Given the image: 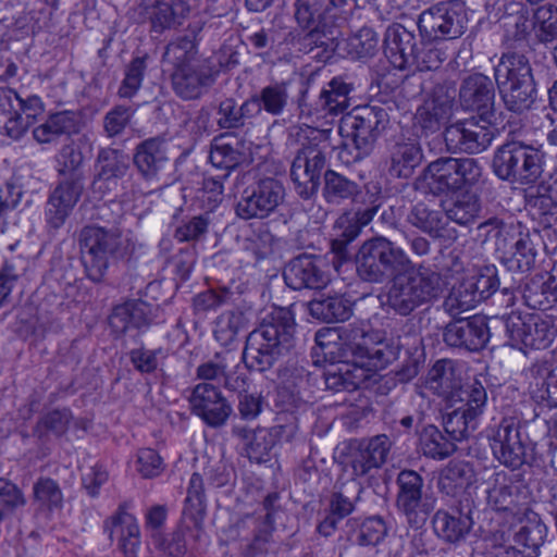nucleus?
<instances>
[{"instance_id": "3", "label": "nucleus", "mask_w": 557, "mask_h": 557, "mask_svg": "<svg viewBox=\"0 0 557 557\" xmlns=\"http://www.w3.org/2000/svg\"><path fill=\"white\" fill-rule=\"evenodd\" d=\"M295 321L286 308H275L249 333L243 361L250 371L265 372L286 354L294 342Z\"/></svg>"}, {"instance_id": "4", "label": "nucleus", "mask_w": 557, "mask_h": 557, "mask_svg": "<svg viewBox=\"0 0 557 557\" xmlns=\"http://www.w3.org/2000/svg\"><path fill=\"white\" fill-rule=\"evenodd\" d=\"M337 358L346 366L367 372L384 369L398 356V347L377 339L364 322H354L336 331Z\"/></svg>"}, {"instance_id": "53", "label": "nucleus", "mask_w": 557, "mask_h": 557, "mask_svg": "<svg viewBox=\"0 0 557 557\" xmlns=\"http://www.w3.org/2000/svg\"><path fill=\"white\" fill-rule=\"evenodd\" d=\"M369 379V372L352 367L346 370L339 369L338 372H329L325 376V385L327 388L335 392L339 391H355L359 388Z\"/></svg>"}, {"instance_id": "8", "label": "nucleus", "mask_w": 557, "mask_h": 557, "mask_svg": "<svg viewBox=\"0 0 557 557\" xmlns=\"http://www.w3.org/2000/svg\"><path fill=\"white\" fill-rule=\"evenodd\" d=\"M468 16L459 1L436 3L422 11L417 25L422 40L440 41L459 38L467 29Z\"/></svg>"}, {"instance_id": "61", "label": "nucleus", "mask_w": 557, "mask_h": 557, "mask_svg": "<svg viewBox=\"0 0 557 557\" xmlns=\"http://www.w3.org/2000/svg\"><path fill=\"white\" fill-rule=\"evenodd\" d=\"M348 46L354 58H369L377 51L379 36L372 28L362 27L349 38Z\"/></svg>"}, {"instance_id": "52", "label": "nucleus", "mask_w": 557, "mask_h": 557, "mask_svg": "<svg viewBox=\"0 0 557 557\" xmlns=\"http://www.w3.org/2000/svg\"><path fill=\"white\" fill-rule=\"evenodd\" d=\"M480 202L474 195L465 194L459 196L445 211L446 222L454 221L459 225H467L478 218Z\"/></svg>"}, {"instance_id": "41", "label": "nucleus", "mask_w": 557, "mask_h": 557, "mask_svg": "<svg viewBox=\"0 0 557 557\" xmlns=\"http://www.w3.org/2000/svg\"><path fill=\"white\" fill-rule=\"evenodd\" d=\"M421 159V148L413 140L396 143L391 152L389 173L397 177H409Z\"/></svg>"}, {"instance_id": "21", "label": "nucleus", "mask_w": 557, "mask_h": 557, "mask_svg": "<svg viewBox=\"0 0 557 557\" xmlns=\"http://www.w3.org/2000/svg\"><path fill=\"white\" fill-rule=\"evenodd\" d=\"M284 281L293 289H322L330 282V275L324 270L323 261L319 258L301 255L288 262L283 272Z\"/></svg>"}, {"instance_id": "56", "label": "nucleus", "mask_w": 557, "mask_h": 557, "mask_svg": "<svg viewBox=\"0 0 557 557\" xmlns=\"http://www.w3.org/2000/svg\"><path fill=\"white\" fill-rule=\"evenodd\" d=\"M468 285L466 280L462 281L458 286L453 287L444 300L443 307L445 311L454 318L474 308L480 302Z\"/></svg>"}, {"instance_id": "47", "label": "nucleus", "mask_w": 557, "mask_h": 557, "mask_svg": "<svg viewBox=\"0 0 557 557\" xmlns=\"http://www.w3.org/2000/svg\"><path fill=\"white\" fill-rule=\"evenodd\" d=\"M359 194V185L346 176L327 170L324 173L323 197L329 203L339 205Z\"/></svg>"}, {"instance_id": "48", "label": "nucleus", "mask_w": 557, "mask_h": 557, "mask_svg": "<svg viewBox=\"0 0 557 557\" xmlns=\"http://www.w3.org/2000/svg\"><path fill=\"white\" fill-rule=\"evenodd\" d=\"M527 329L529 347L534 349L547 348L557 335V325L544 313L528 314Z\"/></svg>"}, {"instance_id": "39", "label": "nucleus", "mask_w": 557, "mask_h": 557, "mask_svg": "<svg viewBox=\"0 0 557 557\" xmlns=\"http://www.w3.org/2000/svg\"><path fill=\"white\" fill-rule=\"evenodd\" d=\"M197 30H200V27L193 29L188 35L178 36L166 45L162 58L165 63L173 66V70L176 67H183L184 65L193 62L207 60L201 58L198 53L196 44Z\"/></svg>"}, {"instance_id": "2", "label": "nucleus", "mask_w": 557, "mask_h": 557, "mask_svg": "<svg viewBox=\"0 0 557 557\" xmlns=\"http://www.w3.org/2000/svg\"><path fill=\"white\" fill-rule=\"evenodd\" d=\"M476 236L509 272L528 273L534 268L537 251L532 234L521 222L490 218L478 225Z\"/></svg>"}, {"instance_id": "15", "label": "nucleus", "mask_w": 557, "mask_h": 557, "mask_svg": "<svg viewBox=\"0 0 557 557\" xmlns=\"http://www.w3.org/2000/svg\"><path fill=\"white\" fill-rule=\"evenodd\" d=\"M285 189L272 177L259 180L244 189L236 205V214L243 220L264 219L284 200Z\"/></svg>"}, {"instance_id": "19", "label": "nucleus", "mask_w": 557, "mask_h": 557, "mask_svg": "<svg viewBox=\"0 0 557 557\" xmlns=\"http://www.w3.org/2000/svg\"><path fill=\"white\" fill-rule=\"evenodd\" d=\"M528 394L539 417L547 410L557 408V364L534 363L525 372Z\"/></svg>"}, {"instance_id": "9", "label": "nucleus", "mask_w": 557, "mask_h": 557, "mask_svg": "<svg viewBox=\"0 0 557 557\" xmlns=\"http://www.w3.org/2000/svg\"><path fill=\"white\" fill-rule=\"evenodd\" d=\"M389 123L387 109L382 104L354 108L339 122L338 132L344 139L358 144L363 151H372L375 141Z\"/></svg>"}, {"instance_id": "62", "label": "nucleus", "mask_w": 557, "mask_h": 557, "mask_svg": "<svg viewBox=\"0 0 557 557\" xmlns=\"http://www.w3.org/2000/svg\"><path fill=\"white\" fill-rule=\"evenodd\" d=\"M455 175H457L456 191L476 184L482 175V166L473 158H454Z\"/></svg>"}, {"instance_id": "58", "label": "nucleus", "mask_w": 557, "mask_h": 557, "mask_svg": "<svg viewBox=\"0 0 557 557\" xmlns=\"http://www.w3.org/2000/svg\"><path fill=\"white\" fill-rule=\"evenodd\" d=\"M534 26L541 42L557 39V7L550 3L539 7L534 12Z\"/></svg>"}, {"instance_id": "30", "label": "nucleus", "mask_w": 557, "mask_h": 557, "mask_svg": "<svg viewBox=\"0 0 557 557\" xmlns=\"http://www.w3.org/2000/svg\"><path fill=\"white\" fill-rule=\"evenodd\" d=\"M151 321V307L141 300H131L119 305L109 317L110 327L119 335L148 326Z\"/></svg>"}, {"instance_id": "16", "label": "nucleus", "mask_w": 557, "mask_h": 557, "mask_svg": "<svg viewBox=\"0 0 557 557\" xmlns=\"http://www.w3.org/2000/svg\"><path fill=\"white\" fill-rule=\"evenodd\" d=\"M512 520L515 523L509 528H502L494 534L495 544L503 545L512 535L515 543L512 549L519 550L525 557H534L544 543L545 524L542 523L540 516L530 508L523 509V512Z\"/></svg>"}, {"instance_id": "42", "label": "nucleus", "mask_w": 557, "mask_h": 557, "mask_svg": "<svg viewBox=\"0 0 557 557\" xmlns=\"http://www.w3.org/2000/svg\"><path fill=\"white\" fill-rule=\"evenodd\" d=\"M310 314L324 322L348 320L352 313L351 302L343 296H327L309 302Z\"/></svg>"}, {"instance_id": "43", "label": "nucleus", "mask_w": 557, "mask_h": 557, "mask_svg": "<svg viewBox=\"0 0 557 557\" xmlns=\"http://www.w3.org/2000/svg\"><path fill=\"white\" fill-rule=\"evenodd\" d=\"M520 486L513 483L495 484L487 490V503L497 511L506 512L507 517L515 519L529 508L525 504L519 502Z\"/></svg>"}, {"instance_id": "23", "label": "nucleus", "mask_w": 557, "mask_h": 557, "mask_svg": "<svg viewBox=\"0 0 557 557\" xmlns=\"http://www.w3.org/2000/svg\"><path fill=\"white\" fill-rule=\"evenodd\" d=\"M84 189L83 177H69L58 184L49 197L46 209L48 224L61 227L81 198Z\"/></svg>"}, {"instance_id": "40", "label": "nucleus", "mask_w": 557, "mask_h": 557, "mask_svg": "<svg viewBox=\"0 0 557 557\" xmlns=\"http://www.w3.org/2000/svg\"><path fill=\"white\" fill-rule=\"evenodd\" d=\"M100 166L98 174L92 183L94 188H101V183L113 182L123 177L128 170L127 157L117 149H101L97 158Z\"/></svg>"}, {"instance_id": "25", "label": "nucleus", "mask_w": 557, "mask_h": 557, "mask_svg": "<svg viewBox=\"0 0 557 557\" xmlns=\"http://www.w3.org/2000/svg\"><path fill=\"white\" fill-rule=\"evenodd\" d=\"M295 20L298 26L308 30L305 40L315 47H327L331 32L324 21L323 0H296Z\"/></svg>"}, {"instance_id": "27", "label": "nucleus", "mask_w": 557, "mask_h": 557, "mask_svg": "<svg viewBox=\"0 0 557 557\" xmlns=\"http://www.w3.org/2000/svg\"><path fill=\"white\" fill-rule=\"evenodd\" d=\"M420 42L413 30L407 29L399 23L389 25L385 30V54L398 70L410 69V62L414 60L413 55Z\"/></svg>"}, {"instance_id": "32", "label": "nucleus", "mask_w": 557, "mask_h": 557, "mask_svg": "<svg viewBox=\"0 0 557 557\" xmlns=\"http://www.w3.org/2000/svg\"><path fill=\"white\" fill-rule=\"evenodd\" d=\"M434 532L448 543H458L466 537L472 528L469 513L458 509L437 510L432 519Z\"/></svg>"}, {"instance_id": "51", "label": "nucleus", "mask_w": 557, "mask_h": 557, "mask_svg": "<svg viewBox=\"0 0 557 557\" xmlns=\"http://www.w3.org/2000/svg\"><path fill=\"white\" fill-rule=\"evenodd\" d=\"M73 416L69 409H55L46 413L36 424L34 434L41 441L46 442L48 434L62 436L66 433Z\"/></svg>"}, {"instance_id": "55", "label": "nucleus", "mask_w": 557, "mask_h": 557, "mask_svg": "<svg viewBox=\"0 0 557 557\" xmlns=\"http://www.w3.org/2000/svg\"><path fill=\"white\" fill-rule=\"evenodd\" d=\"M245 326V317L240 311H226L215 321L214 336L222 345L232 344L239 331Z\"/></svg>"}, {"instance_id": "11", "label": "nucleus", "mask_w": 557, "mask_h": 557, "mask_svg": "<svg viewBox=\"0 0 557 557\" xmlns=\"http://www.w3.org/2000/svg\"><path fill=\"white\" fill-rule=\"evenodd\" d=\"M457 400L461 404L444 419L445 432L453 441H462L476 429L478 418L483 413L487 403L485 387L478 381L462 392Z\"/></svg>"}, {"instance_id": "5", "label": "nucleus", "mask_w": 557, "mask_h": 557, "mask_svg": "<svg viewBox=\"0 0 557 557\" xmlns=\"http://www.w3.org/2000/svg\"><path fill=\"white\" fill-rule=\"evenodd\" d=\"M494 77L505 107L515 113L529 110L536 87L529 59L519 52L504 53L494 67Z\"/></svg>"}, {"instance_id": "18", "label": "nucleus", "mask_w": 557, "mask_h": 557, "mask_svg": "<svg viewBox=\"0 0 557 557\" xmlns=\"http://www.w3.org/2000/svg\"><path fill=\"white\" fill-rule=\"evenodd\" d=\"M189 404L191 411L211 428L224 425L233 410L220 388L207 382L194 387Z\"/></svg>"}, {"instance_id": "45", "label": "nucleus", "mask_w": 557, "mask_h": 557, "mask_svg": "<svg viewBox=\"0 0 557 557\" xmlns=\"http://www.w3.org/2000/svg\"><path fill=\"white\" fill-rule=\"evenodd\" d=\"M206 516V498L203 481L200 474L194 473L190 476L187 496L183 509V519L189 521L196 530H200Z\"/></svg>"}, {"instance_id": "20", "label": "nucleus", "mask_w": 557, "mask_h": 557, "mask_svg": "<svg viewBox=\"0 0 557 557\" xmlns=\"http://www.w3.org/2000/svg\"><path fill=\"white\" fill-rule=\"evenodd\" d=\"M215 82V72L208 60L176 67L171 74L174 92L184 100L199 99Z\"/></svg>"}, {"instance_id": "1", "label": "nucleus", "mask_w": 557, "mask_h": 557, "mask_svg": "<svg viewBox=\"0 0 557 557\" xmlns=\"http://www.w3.org/2000/svg\"><path fill=\"white\" fill-rule=\"evenodd\" d=\"M357 273L370 283H383L394 276L386 305L396 314L408 317L418 308L437 301L445 288L441 272L424 263L414 264L400 247L384 236L366 240L356 256Z\"/></svg>"}, {"instance_id": "6", "label": "nucleus", "mask_w": 557, "mask_h": 557, "mask_svg": "<svg viewBox=\"0 0 557 557\" xmlns=\"http://www.w3.org/2000/svg\"><path fill=\"white\" fill-rule=\"evenodd\" d=\"M544 153L540 148L520 140H509L499 146L493 156L492 169L502 181L531 185L542 176Z\"/></svg>"}, {"instance_id": "31", "label": "nucleus", "mask_w": 557, "mask_h": 557, "mask_svg": "<svg viewBox=\"0 0 557 557\" xmlns=\"http://www.w3.org/2000/svg\"><path fill=\"white\" fill-rule=\"evenodd\" d=\"M426 386L440 397L455 404L466 388L460 387V381L456 377L453 362L438 360L429 371Z\"/></svg>"}, {"instance_id": "10", "label": "nucleus", "mask_w": 557, "mask_h": 557, "mask_svg": "<svg viewBox=\"0 0 557 557\" xmlns=\"http://www.w3.org/2000/svg\"><path fill=\"white\" fill-rule=\"evenodd\" d=\"M44 112L38 96L22 98L13 89L0 87V134L17 140Z\"/></svg>"}, {"instance_id": "54", "label": "nucleus", "mask_w": 557, "mask_h": 557, "mask_svg": "<svg viewBox=\"0 0 557 557\" xmlns=\"http://www.w3.org/2000/svg\"><path fill=\"white\" fill-rule=\"evenodd\" d=\"M361 486L355 480H351L339 491L332 494L330 499V512L344 519L352 512L355 504L359 498Z\"/></svg>"}, {"instance_id": "37", "label": "nucleus", "mask_w": 557, "mask_h": 557, "mask_svg": "<svg viewBox=\"0 0 557 557\" xmlns=\"http://www.w3.org/2000/svg\"><path fill=\"white\" fill-rule=\"evenodd\" d=\"M453 157L438 158L425 168L424 180L429 189L434 195L447 194L456 191L455 184L457 175H455Z\"/></svg>"}, {"instance_id": "63", "label": "nucleus", "mask_w": 557, "mask_h": 557, "mask_svg": "<svg viewBox=\"0 0 557 557\" xmlns=\"http://www.w3.org/2000/svg\"><path fill=\"white\" fill-rule=\"evenodd\" d=\"M146 58L137 57L131 61L125 71V77L119 88L122 98H132L140 88L146 72Z\"/></svg>"}, {"instance_id": "13", "label": "nucleus", "mask_w": 557, "mask_h": 557, "mask_svg": "<svg viewBox=\"0 0 557 557\" xmlns=\"http://www.w3.org/2000/svg\"><path fill=\"white\" fill-rule=\"evenodd\" d=\"M397 509L413 528L423 525L433 510L431 499L423 494V478L413 470H403L397 480Z\"/></svg>"}, {"instance_id": "24", "label": "nucleus", "mask_w": 557, "mask_h": 557, "mask_svg": "<svg viewBox=\"0 0 557 557\" xmlns=\"http://www.w3.org/2000/svg\"><path fill=\"white\" fill-rule=\"evenodd\" d=\"M459 98L466 109L476 111L480 116L493 115L495 89L488 76L481 73L467 76L460 86Z\"/></svg>"}, {"instance_id": "14", "label": "nucleus", "mask_w": 557, "mask_h": 557, "mask_svg": "<svg viewBox=\"0 0 557 557\" xmlns=\"http://www.w3.org/2000/svg\"><path fill=\"white\" fill-rule=\"evenodd\" d=\"M494 131L488 117H472L447 126L443 138L450 152L480 153L492 144Z\"/></svg>"}, {"instance_id": "46", "label": "nucleus", "mask_w": 557, "mask_h": 557, "mask_svg": "<svg viewBox=\"0 0 557 557\" xmlns=\"http://www.w3.org/2000/svg\"><path fill=\"white\" fill-rule=\"evenodd\" d=\"M472 479L473 470L468 463L451 461L440 474L438 488L448 496H455L460 490L468 486Z\"/></svg>"}, {"instance_id": "57", "label": "nucleus", "mask_w": 557, "mask_h": 557, "mask_svg": "<svg viewBox=\"0 0 557 557\" xmlns=\"http://www.w3.org/2000/svg\"><path fill=\"white\" fill-rule=\"evenodd\" d=\"M209 159L213 166L226 171L222 176L225 178L230 171L236 169L243 162L244 154L222 139H215Z\"/></svg>"}, {"instance_id": "64", "label": "nucleus", "mask_w": 557, "mask_h": 557, "mask_svg": "<svg viewBox=\"0 0 557 557\" xmlns=\"http://www.w3.org/2000/svg\"><path fill=\"white\" fill-rule=\"evenodd\" d=\"M549 296L542 277H534L527 282L522 289L524 304L534 310L545 311L549 308Z\"/></svg>"}, {"instance_id": "38", "label": "nucleus", "mask_w": 557, "mask_h": 557, "mask_svg": "<svg viewBox=\"0 0 557 557\" xmlns=\"http://www.w3.org/2000/svg\"><path fill=\"white\" fill-rule=\"evenodd\" d=\"M407 221L433 238L444 236L446 218L444 211L424 202H419L410 210Z\"/></svg>"}, {"instance_id": "34", "label": "nucleus", "mask_w": 557, "mask_h": 557, "mask_svg": "<svg viewBox=\"0 0 557 557\" xmlns=\"http://www.w3.org/2000/svg\"><path fill=\"white\" fill-rule=\"evenodd\" d=\"M79 131L76 113L61 111L50 114L48 119L33 129V137L39 144H49L62 135H71Z\"/></svg>"}, {"instance_id": "33", "label": "nucleus", "mask_w": 557, "mask_h": 557, "mask_svg": "<svg viewBox=\"0 0 557 557\" xmlns=\"http://www.w3.org/2000/svg\"><path fill=\"white\" fill-rule=\"evenodd\" d=\"M233 433L244 442L248 458L258 463L268 460L276 442V434L265 428L236 426L233 429Z\"/></svg>"}, {"instance_id": "35", "label": "nucleus", "mask_w": 557, "mask_h": 557, "mask_svg": "<svg viewBox=\"0 0 557 557\" xmlns=\"http://www.w3.org/2000/svg\"><path fill=\"white\" fill-rule=\"evenodd\" d=\"M450 104L447 100L431 97L417 109L413 126L423 135L437 132L450 114Z\"/></svg>"}, {"instance_id": "49", "label": "nucleus", "mask_w": 557, "mask_h": 557, "mask_svg": "<svg viewBox=\"0 0 557 557\" xmlns=\"http://www.w3.org/2000/svg\"><path fill=\"white\" fill-rule=\"evenodd\" d=\"M420 444L423 454L433 459L442 460L456 450L455 441L446 437L436 426L428 425L420 435Z\"/></svg>"}, {"instance_id": "22", "label": "nucleus", "mask_w": 557, "mask_h": 557, "mask_svg": "<svg viewBox=\"0 0 557 557\" xmlns=\"http://www.w3.org/2000/svg\"><path fill=\"white\" fill-rule=\"evenodd\" d=\"M490 338L487 322L484 317L461 318L446 325L444 341L454 347H465L476 351L485 347Z\"/></svg>"}, {"instance_id": "26", "label": "nucleus", "mask_w": 557, "mask_h": 557, "mask_svg": "<svg viewBox=\"0 0 557 557\" xmlns=\"http://www.w3.org/2000/svg\"><path fill=\"white\" fill-rule=\"evenodd\" d=\"M104 530L112 542L116 541L117 547L126 557L136 556L140 545V530L136 518L127 512L124 505L106 520Z\"/></svg>"}, {"instance_id": "36", "label": "nucleus", "mask_w": 557, "mask_h": 557, "mask_svg": "<svg viewBox=\"0 0 557 557\" xmlns=\"http://www.w3.org/2000/svg\"><path fill=\"white\" fill-rule=\"evenodd\" d=\"M216 123L222 129H234L244 127L246 121L259 114V104L256 100L247 99L237 104L233 98L222 100L218 107Z\"/></svg>"}, {"instance_id": "7", "label": "nucleus", "mask_w": 557, "mask_h": 557, "mask_svg": "<svg viewBox=\"0 0 557 557\" xmlns=\"http://www.w3.org/2000/svg\"><path fill=\"white\" fill-rule=\"evenodd\" d=\"M78 244L86 275L94 282H100L110 261L121 250L122 237L117 230L87 225L79 232Z\"/></svg>"}, {"instance_id": "59", "label": "nucleus", "mask_w": 557, "mask_h": 557, "mask_svg": "<svg viewBox=\"0 0 557 557\" xmlns=\"http://www.w3.org/2000/svg\"><path fill=\"white\" fill-rule=\"evenodd\" d=\"M33 493L35 502L42 508L51 511L62 506V492L58 483L50 478L38 479L34 484Z\"/></svg>"}, {"instance_id": "29", "label": "nucleus", "mask_w": 557, "mask_h": 557, "mask_svg": "<svg viewBox=\"0 0 557 557\" xmlns=\"http://www.w3.org/2000/svg\"><path fill=\"white\" fill-rule=\"evenodd\" d=\"M133 161L137 171L146 181H156L160 171L168 163L163 140L153 137L141 141L135 149Z\"/></svg>"}, {"instance_id": "12", "label": "nucleus", "mask_w": 557, "mask_h": 557, "mask_svg": "<svg viewBox=\"0 0 557 557\" xmlns=\"http://www.w3.org/2000/svg\"><path fill=\"white\" fill-rule=\"evenodd\" d=\"M487 437L494 457L502 465L518 469L528 462L531 448L515 419L504 418L497 426L491 429Z\"/></svg>"}, {"instance_id": "44", "label": "nucleus", "mask_w": 557, "mask_h": 557, "mask_svg": "<svg viewBox=\"0 0 557 557\" xmlns=\"http://www.w3.org/2000/svg\"><path fill=\"white\" fill-rule=\"evenodd\" d=\"M354 87L342 77H334L321 91L318 106L324 112L333 115L343 113L349 107V95Z\"/></svg>"}, {"instance_id": "60", "label": "nucleus", "mask_w": 557, "mask_h": 557, "mask_svg": "<svg viewBox=\"0 0 557 557\" xmlns=\"http://www.w3.org/2000/svg\"><path fill=\"white\" fill-rule=\"evenodd\" d=\"M469 288L472 289L479 301L488 298L498 287L497 269L494 265H486L466 280Z\"/></svg>"}, {"instance_id": "28", "label": "nucleus", "mask_w": 557, "mask_h": 557, "mask_svg": "<svg viewBox=\"0 0 557 557\" xmlns=\"http://www.w3.org/2000/svg\"><path fill=\"white\" fill-rule=\"evenodd\" d=\"M134 18L138 23H149L151 32L158 34L175 28L184 21L172 4L163 0H140L134 9Z\"/></svg>"}, {"instance_id": "17", "label": "nucleus", "mask_w": 557, "mask_h": 557, "mask_svg": "<svg viewBox=\"0 0 557 557\" xmlns=\"http://www.w3.org/2000/svg\"><path fill=\"white\" fill-rule=\"evenodd\" d=\"M325 156L317 147L300 149L290 166V178L296 194L302 199L312 198L319 189Z\"/></svg>"}, {"instance_id": "50", "label": "nucleus", "mask_w": 557, "mask_h": 557, "mask_svg": "<svg viewBox=\"0 0 557 557\" xmlns=\"http://www.w3.org/2000/svg\"><path fill=\"white\" fill-rule=\"evenodd\" d=\"M249 100L257 101L259 104V114L264 110L272 115H280L283 113L288 101L286 84L275 83L265 86L258 95L250 97Z\"/></svg>"}]
</instances>
